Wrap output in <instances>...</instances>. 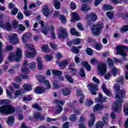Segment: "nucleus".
Masks as SVG:
<instances>
[{"mask_svg":"<svg viewBox=\"0 0 128 128\" xmlns=\"http://www.w3.org/2000/svg\"><path fill=\"white\" fill-rule=\"evenodd\" d=\"M54 102L56 104H58L60 105V104L64 105V102H64V100H58V99L55 100H54Z\"/></svg>","mask_w":128,"mask_h":128,"instance_id":"nucleus-47","label":"nucleus"},{"mask_svg":"<svg viewBox=\"0 0 128 128\" xmlns=\"http://www.w3.org/2000/svg\"><path fill=\"white\" fill-rule=\"evenodd\" d=\"M52 74L54 76H60V74H62V71H59L58 70H52Z\"/></svg>","mask_w":128,"mask_h":128,"instance_id":"nucleus-41","label":"nucleus"},{"mask_svg":"<svg viewBox=\"0 0 128 128\" xmlns=\"http://www.w3.org/2000/svg\"><path fill=\"white\" fill-rule=\"evenodd\" d=\"M107 16L110 19L114 18V14L112 11H108L106 12Z\"/></svg>","mask_w":128,"mask_h":128,"instance_id":"nucleus-46","label":"nucleus"},{"mask_svg":"<svg viewBox=\"0 0 128 128\" xmlns=\"http://www.w3.org/2000/svg\"><path fill=\"white\" fill-rule=\"evenodd\" d=\"M81 9L83 11H88V10H90V7L89 5H87V4H82Z\"/></svg>","mask_w":128,"mask_h":128,"instance_id":"nucleus-27","label":"nucleus"},{"mask_svg":"<svg viewBox=\"0 0 128 128\" xmlns=\"http://www.w3.org/2000/svg\"><path fill=\"white\" fill-rule=\"evenodd\" d=\"M16 57H17V58L16 59V61L19 62L20 61V58L22 57V51L20 48H16Z\"/></svg>","mask_w":128,"mask_h":128,"instance_id":"nucleus-11","label":"nucleus"},{"mask_svg":"<svg viewBox=\"0 0 128 128\" xmlns=\"http://www.w3.org/2000/svg\"><path fill=\"white\" fill-rule=\"evenodd\" d=\"M37 62L38 64V70H42L43 65H42V61L41 58H38Z\"/></svg>","mask_w":128,"mask_h":128,"instance_id":"nucleus-25","label":"nucleus"},{"mask_svg":"<svg viewBox=\"0 0 128 128\" xmlns=\"http://www.w3.org/2000/svg\"><path fill=\"white\" fill-rule=\"evenodd\" d=\"M103 8L106 10H110L114 9V7L112 6V5H104Z\"/></svg>","mask_w":128,"mask_h":128,"instance_id":"nucleus-48","label":"nucleus"},{"mask_svg":"<svg viewBox=\"0 0 128 128\" xmlns=\"http://www.w3.org/2000/svg\"><path fill=\"white\" fill-rule=\"evenodd\" d=\"M23 88L25 90L27 91L31 90L32 88V86L31 84H24L23 86Z\"/></svg>","mask_w":128,"mask_h":128,"instance_id":"nucleus-23","label":"nucleus"},{"mask_svg":"<svg viewBox=\"0 0 128 128\" xmlns=\"http://www.w3.org/2000/svg\"><path fill=\"white\" fill-rule=\"evenodd\" d=\"M44 84L46 86V88H50L51 86L49 80H46V77L44 80Z\"/></svg>","mask_w":128,"mask_h":128,"instance_id":"nucleus-44","label":"nucleus"},{"mask_svg":"<svg viewBox=\"0 0 128 128\" xmlns=\"http://www.w3.org/2000/svg\"><path fill=\"white\" fill-rule=\"evenodd\" d=\"M104 124L102 122H98L94 128H102Z\"/></svg>","mask_w":128,"mask_h":128,"instance_id":"nucleus-43","label":"nucleus"},{"mask_svg":"<svg viewBox=\"0 0 128 128\" xmlns=\"http://www.w3.org/2000/svg\"><path fill=\"white\" fill-rule=\"evenodd\" d=\"M58 30L60 31L58 34V37L59 38H62L63 39H64V38H67V37H68V32L64 27H58Z\"/></svg>","mask_w":128,"mask_h":128,"instance_id":"nucleus-5","label":"nucleus"},{"mask_svg":"<svg viewBox=\"0 0 128 128\" xmlns=\"http://www.w3.org/2000/svg\"><path fill=\"white\" fill-rule=\"evenodd\" d=\"M28 66L31 70H35V69H36V63H35V62L30 63Z\"/></svg>","mask_w":128,"mask_h":128,"instance_id":"nucleus-36","label":"nucleus"},{"mask_svg":"<svg viewBox=\"0 0 128 128\" xmlns=\"http://www.w3.org/2000/svg\"><path fill=\"white\" fill-rule=\"evenodd\" d=\"M87 86H90V90L92 94H96V90H98V86L96 84H88Z\"/></svg>","mask_w":128,"mask_h":128,"instance_id":"nucleus-8","label":"nucleus"},{"mask_svg":"<svg viewBox=\"0 0 128 128\" xmlns=\"http://www.w3.org/2000/svg\"><path fill=\"white\" fill-rule=\"evenodd\" d=\"M24 92L23 90H18L15 91V96H20Z\"/></svg>","mask_w":128,"mask_h":128,"instance_id":"nucleus-53","label":"nucleus"},{"mask_svg":"<svg viewBox=\"0 0 128 128\" xmlns=\"http://www.w3.org/2000/svg\"><path fill=\"white\" fill-rule=\"evenodd\" d=\"M86 52V54L88 55H90V56L93 55V51L92 49H91V48H87Z\"/></svg>","mask_w":128,"mask_h":128,"instance_id":"nucleus-57","label":"nucleus"},{"mask_svg":"<svg viewBox=\"0 0 128 128\" xmlns=\"http://www.w3.org/2000/svg\"><path fill=\"white\" fill-rule=\"evenodd\" d=\"M124 111L126 116L128 115V104L124 106Z\"/></svg>","mask_w":128,"mask_h":128,"instance_id":"nucleus-63","label":"nucleus"},{"mask_svg":"<svg viewBox=\"0 0 128 128\" xmlns=\"http://www.w3.org/2000/svg\"><path fill=\"white\" fill-rule=\"evenodd\" d=\"M36 54V51H34V53H31V52H28V51L25 52V56L26 57L28 58H32L34 57V55Z\"/></svg>","mask_w":128,"mask_h":128,"instance_id":"nucleus-24","label":"nucleus"},{"mask_svg":"<svg viewBox=\"0 0 128 128\" xmlns=\"http://www.w3.org/2000/svg\"><path fill=\"white\" fill-rule=\"evenodd\" d=\"M111 72H112L113 76H116L118 72V69L116 67H113L111 70Z\"/></svg>","mask_w":128,"mask_h":128,"instance_id":"nucleus-52","label":"nucleus"},{"mask_svg":"<svg viewBox=\"0 0 128 128\" xmlns=\"http://www.w3.org/2000/svg\"><path fill=\"white\" fill-rule=\"evenodd\" d=\"M70 32L72 35H76V36H79L80 33L78 31H76V28H72L70 30Z\"/></svg>","mask_w":128,"mask_h":128,"instance_id":"nucleus-26","label":"nucleus"},{"mask_svg":"<svg viewBox=\"0 0 128 128\" xmlns=\"http://www.w3.org/2000/svg\"><path fill=\"white\" fill-rule=\"evenodd\" d=\"M9 39L10 40V43L13 44V45H15L17 44L18 42V35L16 33H13L11 34L9 36Z\"/></svg>","mask_w":128,"mask_h":128,"instance_id":"nucleus-7","label":"nucleus"},{"mask_svg":"<svg viewBox=\"0 0 128 128\" xmlns=\"http://www.w3.org/2000/svg\"><path fill=\"white\" fill-rule=\"evenodd\" d=\"M103 46L100 44V43H96L95 48L96 50H100L102 48Z\"/></svg>","mask_w":128,"mask_h":128,"instance_id":"nucleus-45","label":"nucleus"},{"mask_svg":"<svg viewBox=\"0 0 128 128\" xmlns=\"http://www.w3.org/2000/svg\"><path fill=\"white\" fill-rule=\"evenodd\" d=\"M26 47L29 50H34V51L36 52V49L33 45H31L30 44H26Z\"/></svg>","mask_w":128,"mask_h":128,"instance_id":"nucleus-40","label":"nucleus"},{"mask_svg":"<svg viewBox=\"0 0 128 128\" xmlns=\"http://www.w3.org/2000/svg\"><path fill=\"white\" fill-rule=\"evenodd\" d=\"M98 69L99 73L101 74H105L107 72L106 66V64H103L102 63L98 64Z\"/></svg>","mask_w":128,"mask_h":128,"instance_id":"nucleus-6","label":"nucleus"},{"mask_svg":"<svg viewBox=\"0 0 128 128\" xmlns=\"http://www.w3.org/2000/svg\"><path fill=\"white\" fill-rule=\"evenodd\" d=\"M15 118L14 116H8L7 120V124H9V126H12L14 122Z\"/></svg>","mask_w":128,"mask_h":128,"instance_id":"nucleus-18","label":"nucleus"},{"mask_svg":"<svg viewBox=\"0 0 128 128\" xmlns=\"http://www.w3.org/2000/svg\"><path fill=\"white\" fill-rule=\"evenodd\" d=\"M82 65L86 68V69L88 70V71H90L91 67L90 65H89L88 63V62H82Z\"/></svg>","mask_w":128,"mask_h":128,"instance_id":"nucleus-35","label":"nucleus"},{"mask_svg":"<svg viewBox=\"0 0 128 128\" xmlns=\"http://www.w3.org/2000/svg\"><path fill=\"white\" fill-rule=\"evenodd\" d=\"M72 19H71V22H74V20H80V18L78 13L76 12H72Z\"/></svg>","mask_w":128,"mask_h":128,"instance_id":"nucleus-17","label":"nucleus"},{"mask_svg":"<svg viewBox=\"0 0 128 128\" xmlns=\"http://www.w3.org/2000/svg\"><path fill=\"white\" fill-rule=\"evenodd\" d=\"M43 14L46 16H49L50 15V10L48 5H44L43 6V10H42Z\"/></svg>","mask_w":128,"mask_h":128,"instance_id":"nucleus-16","label":"nucleus"},{"mask_svg":"<svg viewBox=\"0 0 128 128\" xmlns=\"http://www.w3.org/2000/svg\"><path fill=\"white\" fill-rule=\"evenodd\" d=\"M86 18L87 19L90 18V20L94 22L98 19V16L96 13H92L91 14H86Z\"/></svg>","mask_w":128,"mask_h":128,"instance_id":"nucleus-9","label":"nucleus"},{"mask_svg":"<svg viewBox=\"0 0 128 128\" xmlns=\"http://www.w3.org/2000/svg\"><path fill=\"white\" fill-rule=\"evenodd\" d=\"M32 108H36L39 112H40L42 110V108H41V106H40L38 104H32Z\"/></svg>","mask_w":128,"mask_h":128,"instance_id":"nucleus-29","label":"nucleus"},{"mask_svg":"<svg viewBox=\"0 0 128 128\" xmlns=\"http://www.w3.org/2000/svg\"><path fill=\"white\" fill-rule=\"evenodd\" d=\"M114 88L116 92L115 94L116 101L115 102V104L114 106V111L116 112H119L122 108V104L124 102L122 98L124 91L120 90V86L118 84H114Z\"/></svg>","mask_w":128,"mask_h":128,"instance_id":"nucleus-1","label":"nucleus"},{"mask_svg":"<svg viewBox=\"0 0 128 128\" xmlns=\"http://www.w3.org/2000/svg\"><path fill=\"white\" fill-rule=\"evenodd\" d=\"M102 90L104 92H105V94H107V96H111L112 94H111V92H110V90H108L107 89V88H106V84L102 85Z\"/></svg>","mask_w":128,"mask_h":128,"instance_id":"nucleus-20","label":"nucleus"},{"mask_svg":"<svg viewBox=\"0 0 128 128\" xmlns=\"http://www.w3.org/2000/svg\"><path fill=\"white\" fill-rule=\"evenodd\" d=\"M5 28L8 31H12V26L10 23V22H6V24H5Z\"/></svg>","mask_w":128,"mask_h":128,"instance_id":"nucleus-31","label":"nucleus"},{"mask_svg":"<svg viewBox=\"0 0 128 128\" xmlns=\"http://www.w3.org/2000/svg\"><path fill=\"white\" fill-rule=\"evenodd\" d=\"M54 6L56 9H60V2L58 0H54Z\"/></svg>","mask_w":128,"mask_h":128,"instance_id":"nucleus-22","label":"nucleus"},{"mask_svg":"<svg viewBox=\"0 0 128 128\" xmlns=\"http://www.w3.org/2000/svg\"><path fill=\"white\" fill-rule=\"evenodd\" d=\"M36 78L40 82H44L45 80L44 76H43V75H36Z\"/></svg>","mask_w":128,"mask_h":128,"instance_id":"nucleus-33","label":"nucleus"},{"mask_svg":"<svg viewBox=\"0 0 128 128\" xmlns=\"http://www.w3.org/2000/svg\"><path fill=\"white\" fill-rule=\"evenodd\" d=\"M128 50V47H124L123 46H116V55H121L122 57H126L127 56V54L126 53L125 51Z\"/></svg>","mask_w":128,"mask_h":128,"instance_id":"nucleus-4","label":"nucleus"},{"mask_svg":"<svg viewBox=\"0 0 128 128\" xmlns=\"http://www.w3.org/2000/svg\"><path fill=\"white\" fill-rule=\"evenodd\" d=\"M45 90H46L44 88L43 86H36V88H35L34 90V92H36V94H43V92H44Z\"/></svg>","mask_w":128,"mask_h":128,"instance_id":"nucleus-14","label":"nucleus"},{"mask_svg":"<svg viewBox=\"0 0 128 128\" xmlns=\"http://www.w3.org/2000/svg\"><path fill=\"white\" fill-rule=\"evenodd\" d=\"M109 118V115L108 114H104V116L102 118V120L105 124H108V120Z\"/></svg>","mask_w":128,"mask_h":128,"instance_id":"nucleus-30","label":"nucleus"},{"mask_svg":"<svg viewBox=\"0 0 128 128\" xmlns=\"http://www.w3.org/2000/svg\"><path fill=\"white\" fill-rule=\"evenodd\" d=\"M79 51H80V50H78V49L75 46H73L72 48L71 52H72V53L78 54V53Z\"/></svg>","mask_w":128,"mask_h":128,"instance_id":"nucleus-42","label":"nucleus"},{"mask_svg":"<svg viewBox=\"0 0 128 128\" xmlns=\"http://www.w3.org/2000/svg\"><path fill=\"white\" fill-rule=\"evenodd\" d=\"M108 108V106H104V104H96V106H94V112H97L98 110H102L103 108Z\"/></svg>","mask_w":128,"mask_h":128,"instance_id":"nucleus-10","label":"nucleus"},{"mask_svg":"<svg viewBox=\"0 0 128 128\" xmlns=\"http://www.w3.org/2000/svg\"><path fill=\"white\" fill-rule=\"evenodd\" d=\"M32 36V34L30 32L26 33V34H24L22 36V41L24 43H26L28 42V40L29 38H30Z\"/></svg>","mask_w":128,"mask_h":128,"instance_id":"nucleus-15","label":"nucleus"},{"mask_svg":"<svg viewBox=\"0 0 128 128\" xmlns=\"http://www.w3.org/2000/svg\"><path fill=\"white\" fill-rule=\"evenodd\" d=\"M76 114H71L70 116V120L72 122H75V120H76Z\"/></svg>","mask_w":128,"mask_h":128,"instance_id":"nucleus-60","label":"nucleus"},{"mask_svg":"<svg viewBox=\"0 0 128 128\" xmlns=\"http://www.w3.org/2000/svg\"><path fill=\"white\" fill-rule=\"evenodd\" d=\"M60 18L61 20L62 23L63 24H66V18L64 15H63L62 14H60Z\"/></svg>","mask_w":128,"mask_h":128,"instance_id":"nucleus-32","label":"nucleus"},{"mask_svg":"<svg viewBox=\"0 0 128 128\" xmlns=\"http://www.w3.org/2000/svg\"><path fill=\"white\" fill-rule=\"evenodd\" d=\"M42 49L44 52H50V48H48V45L44 44L42 47Z\"/></svg>","mask_w":128,"mask_h":128,"instance_id":"nucleus-34","label":"nucleus"},{"mask_svg":"<svg viewBox=\"0 0 128 128\" xmlns=\"http://www.w3.org/2000/svg\"><path fill=\"white\" fill-rule=\"evenodd\" d=\"M106 96H104V98H103L102 94L100 93L98 98H95V101L99 102H106Z\"/></svg>","mask_w":128,"mask_h":128,"instance_id":"nucleus-12","label":"nucleus"},{"mask_svg":"<svg viewBox=\"0 0 128 128\" xmlns=\"http://www.w3.org/2000/svg\"><path fill=\"white\" fill-rule=\"evenodd\" d=\"M57 104L58 105L55 108L56 114H60L62 111V106L58 104Z\"/></svg>","mask_w":128,"mask_h":128,"instance_id":"nucleus-21","label":"nucleus"},{"mask_svg":"<svg viewBox=\"0 0 128 128\" xmlns=\"http://www.w3.org/2000/svg\"><path fill=\"white\" fill-rule=\"evenodd\" d=\"M12 25L15 29H17L18 27V21L17 20H14L12 21Z\"/></svg>","mask_w":128,"mask_h":128,"instance_id":"nucleus-56","label":"nucleus"},{"mask_svg":"<svg viewBox=\"0 0 128 128\" xmlns=\"http://www.w3.org/2000/svg\"><path fill=\"white\" fill-rule=\"evenodd\" d=\"M65 77L70 82H74V80L73 78H72V76H68V74H66V75H65Z\"/></svg>","mask_w":128,"mask_h":128,"instance_id":"nucleus-54","label":"nucleus"},{"mask_svg":"<svg viewBox=\"0 0 128 128\" xmlns=\"http://www.w3.org/2000/svg\"><path fill=\"white\" fill-rule=\"evenodd\" d=\"M107 62L110 68H112V67H113L114 65V62L113 60H112V59H110V58H108L107 60Z\"/></svg>","mask_w":128,"mask_h":128,"instance_id":"nucleus-39","label":"nucleus"},{"mask_svg":"<svg viewBox=\"0 0 128 128\" xmlns=\"http://www.w3.org/2000/svg\"><path fill=\"white\" fill-rule=\"evenodd\" d=\"M10 100H0V104H10Z\"/></svg>","mask_w":128,"mask_h":128,"instance_id":"nucleus-49","label":"nucleus"},{"mask_svg":"<svg viewBox=\"0 0 128 128\" xmlns=\"http://www.w3.org/2000/svg\"><path fill=\"white\" fill-rule=\"evenodd\" d=\"M40 18H41L40 16H36L37 22H38V23H39V24H40L41 25V27L42 28V27H43V26H44V21L40 20Z\"/></svg>","mask_w":128,"mask_h":128,"instance_id":"nucleus-37","label":"nucleus"},{"mask_svg":"<svg viewBox=\"0 0 128 128\" xmlns=\"http://www.w3.org/2000/svg\"><path fill=\"white\" fill-rule=\"evenodd\" d=\"M79 74L82 78H84V76H86V73L83 68H81L79 72Z\"/></svg>","mask_w":128,"mask_h":128,"instance_id":"nucleus-51","label":"nucleus"},{"mask_svg":"<svg viewBox=\"0 0 128 128\" xmlns=\"http://www.w3.org/2000/svg\"><path fill=\"white\" fill-rule=\"evenodd\" d=\"M17 17L18 19H23L24 18V14H22V13L21 12H18V15H17Z\"/></svg>","mask_w":128,"mask_h":128,"instance_id":"nucleus-64","label":"nucleus"},{"mask_svg":"<svg viewBox=\"0 0 128 128\" xmlns=\"http://www.w3.org/2000/svg\"><path fill=\"white\" fill-rule=\"evenodd\" d=\"M76 64L75 63H72V64H70L68 66V68L71 70L70 72H72L73 71V68L75 67Z\"/></svg>","mask_w":128,"mask_h":128,"instance_id":"nucleus-61","label":"nucleus"},{"mask_svg":"<svg viewBox=\"0 0 128 128\" xmlns=\"http://www.w3.org/2000/svg\"><path fill=\"white\" fill-rule=\"evenodd\" d=\"M16 112L14 106H12L11 104H6L0 107V112L5 114H12Z\"/></svg>","mask_w":128,"mask_h":128,"instance_id":"nucleus-2","label":"nucleus"},{"mask_svg":"<svg viewBox=\"0 0 128 128\" xmlns=\"http://www.w3.org/2000/svg\"><path fill=\"white\" fill-rule=\"evenodd\" d=\"M72 43L75 45H78L80 43V38H77L76 39H74L72 40Z\"/></svg>","mask_w":128,"mask_h":128,"instance_id":"nucleus-55","label":"nucleus"},{"mask_svg":"<svg viewBox=\"0 0 128 128\" xmlns=\"http://www.w3.org/2000/svg\"><path fill=\"white\" fill-rule=\"evenodd\" d=\"M68 64V61H62V62H60L58 63L59 66L60 67H62L63 68H65L66 67Z\"/></svg>","mask_w":128,"mask_h":128,"instance_id":"nucleus-28","label":"nucleus"},{"mask_svg":"<svg viewBox=\"0 0 128 128\" xmlns=\"http://www.w3.org/2000/svg\"><path fill=\"white\" fill-rule=\"evenodd\" d=\"M122 32H126L128 31V26L124 25L123 27L121 28Z\"/></svg>","mask_w":128,"mask_h":128,"instance_id":"nucleus-62","label":"nucleus"},{"mask_svg":"<svg viewBox=\"0 0 128 128\" xmlns=\"http://www.w3.org/2000/svg\"><path fill=\"white\" fill-rule=\"evenodd\" d=\"M18 11V8L17 7H14L12 10H11V14L12 15H16Z\"/></svg>","mask_w":128,"mask_h":128,"instance_id":"nucleus-50","label":"nucleus"},{"mask_svg":"<svg viewBox=\"0 0 128 128\" xmlns=\"http://www.w3.org/2000/svg\"><path fill=\"white\" fill-rule=\"evenodd\" d=\"M117 82H118L120 84H122L124 82V78L122 77V76H120V77H119L118 79H117Z\"/></svg>","mask_w":128,"mask_h":128,"instance_id":"nucleus-59","label":"nucleus"},{"mask_svg":"<svg viewBox=\"0 0 128 128\" xmlns=\"http://www.w3.org/2000/svg\"><path fill=\"white\" fill-rule=\"evenodd\" d=\"M104 24L102 23H95L92 26V32L93 35L96 36L100 35L102 33V30L104 28Z\"/></svg>","mask_w":128,"mask_h":128,"instance_id":"nucleus-3","label":"nucleus"},{"mask_svg":"<svg viewBox=\"0 0 128 128\" xmlns=\"http://www.w3.org/2000/svg\"><path fill=\"white\" fill-rule=\"evenodd\" d=\"M71 92V90L68 88H62V94L64 96H68Z\"/></svg>","mask_w":128,"mask_h":128,"instance_id":"nucleus-19","label":"nucleus"},{"mask_svg":"<svg viewBox=\"0 0 128 128\" xmlns=\"http://www.w3.org/2000/svg\"><path fill=\"white\" fill-rule=\"evenodd\" d=\"M41 30H42V33H43L45 35H46L48 33L49 30L48 29L47 27H44L43 26L42 27Z\"/></svg>","mask_w":128,"mask_h":128,"instance_id":"nucleus-38","label":"nucleus"},{"mask_svg":"<svg viewBox=\"0 0 128 128\" xmlns=\"http://www.w3.org/2000/svg\"><path fill=\"white\" fill-rule=\"evenodd\" d=\"M91 120H90L88 122V126L89 128H91L94 124V122L96 120V118H94V114H91L90 115Z\"/></svg>","mask_w":128,"mask_h":128,"instance_id":"nucleus-13","label":"nucleus"},{"mask_svg":"<svg viewBox=\"0 0 128 128\" xmlns=\"http://www.w3.org/2000/svg\"><path fill=\"white\" fill-rule=\"evenodd\" d=\"M23 100L24 102H28V100H32V98L31 96L28 95V96H24Z\"/></svg>","mask_w":128,"mask_h":128,"instance_id":"nucleus-58","label":"nucleus"}]
</instances>
